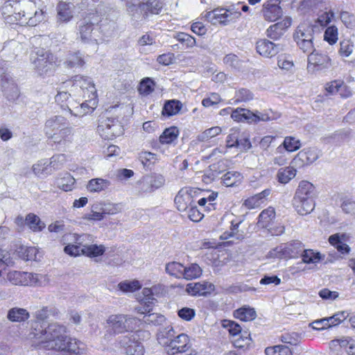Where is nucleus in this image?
Returning a JSON list of instances; mask_svg holds the SVG:
<instances>
[{
  "mask_svg": "<svg viewBox=\"0 0 355 355\" xmlns=\"http://www.w3.org/2000/svg\"><path fill=\"white\" fill-rule=\"evenodd\" d=\"M164 182V178L161 175H146L137 182L136 190L140 195L152 193L162 187Z\"/></svg>",
  "mask_w": 355,
  "mask_h": 355,
  "instance_id": "7",
  "label": "nucleus"
},
{
  "mask_svg": "<svg viewBox=\"0 0 355 355\" xmlns=\"http://www.w3.org/2000/svg\"><path fill=\"white\" fill-rule=\"evenodd\" d=\"M8 281L14 285H38L42 275L21 271H11L8 273Z\"/></svg>",
  "mask_w": 355,
  "mask_h": 355,
  "instance_id": "12",
  "label": "nucleus"
},
{
  "mask_svg": "<svg viewBox=\"0 0 355 355\" xmlns=\"http://www.w3.org/2000/svg\"><path fill=\"white\" fill-rule=\"evenodd\" d=\"M126 7L131 20L136 24L148 19L150 15L159 14L163 3L160 0H132L126 3Z\"/></svg>",
  "mask_w": 355,
  "mask_h": 355,
  "instance_id": "2",
  "label": "nucleus"
},
{
  "mask_svg": "<svg viewBox=\"0 0 355 355\" xmlns=\"http://www.w3.org/2000/svg\"><path fill=\"white\" fill-rule=\"evenodd\" d=\"M303 244L299 241H293L277 248L281 259H293L300 255L303 251Z\"/></svg>",
  "mask_w": 355,
  "mask_h": 355,
  "instance_id": "18",
  "label": "nucleus"
},
{
  "mask_svg": "<svg viewBox=\"0 0 355 355\" xmlns=\"http://www.w3.org/2000/svg\"><path fill=\"white\" fill-rule=\"evenodd\" d=\"M300 256L304 263H317L320 261L321 255L319 252H315L312 250H304L302 251Z\"/></svg>",
  "mask_w": 355,
  "mask_h": 355,
  "instance_id": "51",
  "label": "nucleus"
},
{
  "mask_svg": "<svg viewBox=\"0 0 355 355\" xmlns=\"http://www.w3.org/2000/svg\"><path fill=\"white\" fill-rule=\"evenodd\" d=\"M182 104L178 100L167 101L162 108V114L167 117L175 115L179 113L182 109Z\"/></svg>",
  "mask_w": 355,
  "mask_h": 355,
  "instance_id": "37",
  "label": "nucleus"
},
{
  "mask_svg": "<svg viewBox=\"0 0 355 355\" xmlns=\"http://www.w3.org/2000/svg\"><path fill=\"white\" fill-rule=\"evenodd\" d=\"M83 250L84 254L87 257H96L102 255L105 251V248L103 245H84Z\"/></svg>",
  "mask_w": 355,
  "mask_h": 355,
  "instance_id": "49",
  "label": "nucleus"
},
{
  "mask_svg": "<svg viewBox=\"0 0 355 355\" xmlns=\"http://www.w3.org/2000/svg\"><path fill=\"white\" fill-rule=\"evenodd\" d=\"M165 270L167 274L176 278L182 277L184 266L178 262L172 261L166 264Z\"/></svg>",
  "mask_w": 355,
  "mask_h": 355,
  "instance_id": "47",
  "label": "nucleus"
},
{
  "mask_svg": "<svg viewBox=\"0 0 355 355\" xmlns=\"http://www.w3.org/2000/svg\"><path fill=\"white\" fill-rule=\"evenodd\" d=\"M234 317L240 320L248 322L255 319L257 313L254 309L248 306H243L234 311Z\"/></svg>",
  "mask_w": 355,
  "mask_h": 355,
  "instance_id": "34",
  "label": "nucleus"
},
{
  "mask_svg": "<svg viewBox=\"0 0 355 355\" xmlns=\"http://www.w3.org/2000/svg\"><path fill=\"white\" fill-rule=\"evenodd\" d=\"M296 175V169L293 166H286L279 169L277 179L281 184H287Z\"/></svg>",
  "mask_w": 355,
  "mask_h": 355,
  "instance_id": "40",
  "label": "nucleus"
},
{
  "mask_svg": "<svg viewBox=\"0 0 355 355\" xmlns=\"http://www.w3.org/2000/svg\"><path fill=\"white\" fill-rule=\"evenodd\" d=\"M191 347L189 336L185 334H180L168 343L165 349L168 354L175 355L187 352Z\"/></svg>",
  "mask_w": 355,
  "mask_h": 355,
  "instance_id": "15",
  "label": "nucleus"
},
{
  "mask_svg": "<svg viewBox=\"0 0 355 355\" xmlns=\"http://www.w3.org/2000/svg\"><path fill=\"white\" fill-rule=\"evenodd\" d=\"M223 327L226 328L230 334L232 336H239L240 333L242 332L243 327H241L239 324L232 320H224L223 321Z\"/></svg>",
  "mask_w": 355,
  "mask_h": 355,
  "instance_id": "56",
  "label": "nucleus"
},
{
  "mask_svg": "<svg viewBox=\"0 0 355 355\" xmlns=\"http://www.w3.org/2000/svg\"><path fill=\"white\" fill-rule=\"evenodd\" d=\"M314 28L315 26L309 23H301L293 33L294 41L314 38Z\"/></svg>",
  "mask_w": 355,
  "mask_h": 355,
  "instance_id": "29",
  "label": "nucleus"
},
{
  "mask_svg": "<svg viewBox=\"0 0 355 355\" xmlns=\"http://www.w3.org/2000/svg\"><path fill=\"white\" fill-rule=\"evenodd\" d=\"M77 8L80 10H87L89 15H97V17L103 16L108 12L112 11V8L103 1L101 0H80L76 3Z\"/></svg>",
  "mask_w": 355,
  "mask_h": 355,
  "instance_id": "14",
  "label": "nucleus"
},
{
  "mask_svg": "<svg viewBox=\"0 0 355 355\" xmlns=\"http://www.w3.org/2000/svg\"><path fill=\"white\" fill-rule=\"evenodd\" d=\"M175 38L187 48H191L194 46L196 43V39L193 36L185 33H177Z\"/></svg>",
  "mask_w": 355,
  "mask_h": 355,
  "instance_id": "59",
  "label": "nucleus"
},
{
  "mask_svg": "<svg viewBox=\"0 0 355 355\" xmlns=\"http://www.w3.org/2000/svg\"><path fill=\"white\" fill-rule=\"evenodd\" d=\"M179 135V130L175 126L166 128L159 137L162 144H171L177 139Z\"/></svg>",
  "mask_w": 355,
  "mask_h": 355,
  "instance_id": "39",
  "label": "nucleus"
},
{
  "mask_svg": "<svg viewBox=\"0 0 355 355\" xmlns=\"http://www.w3.org/2000/svg\"><path fill=\"white\" fill-rule=\"evenodd\" d=\"M64 64L69 69L83 67L85 64L84 55L80 51L69 53Z\"/></svg>",
  "mask_w": 355,
  "mask_h": 355,
  "instance_id": "33",
  "label": "nucleus"
},
{
  "mask_svg": "<svg viewBox=\"0 0 355 355\" xmlns=\"http://www.w3.org/2000/svg\"><path fill=\"white\" fill-rule=\"evenodd\" d=\"M75 183V179L69 174H66L63 178L58 181V186L64 191L72 190Z\"/></svg>",
  "mask_w": 355,
  "mask_h": 355,
  "instance_id": "58",
  "label": "nucleus"
},
{
  "mask_svg": "<svg viewBox=\"0 0 355 355\" xmlns=\"http://www.w3.org/2000/svg\"><path fill=\"white\" fill-rule=\"evenodd\" d=\"M73 134V128L68 123L62 128L55 132L53 134L48 137L52 141L58 145H64L67 142H69Z\"/></svg>",
  "mask_w": 355,
  "mask_h": 355,
  "instance_id": "28",
  "label": "nucleus"
},
{
  "mask_svg": "<svg viewBox=\"0 0 355 355\" xmlns=\"http://www.w3.org/2000/svg\"><path fill=\"white\" fill-rule=\"evenodd\" d=\"M96 23H98V19H92L89 17L80 21L78 35L82 42L85 43L92 42L96 43V31H94V26Z\"/></svg>",
  "mask_w": 355,
  "mask_h": 355,
  "instance_id": "16",
  "label": "nucleus"
},
{
  "mask_svg": "<svg viewBox=\"0 0 355 355\" xmlns=\"http://www.w3.org/2000/svg\"><path fill=\"white\" fill-rule=\"evenodd\" d=\"M320 155V150L315 147L305 148L300 150L293 159L299 166L308 165L316 161Z\"/></svg>",
  "mask_w": 355,
  "mask_h": 355,
  "instance_id": "17",
  "label": "nucleus"
},
{
  "mask_svg": "<svg viewBox=\"0 0 355 355\" xmlns=\"http://www.w3.org/2000/svg\"><path fill=\"white\" fill-rule=\"evenodd\" d=\"M291 17H285L283 20L270 26L267 28L266 34L270 39L277 40L283 36L286 29L291 26Z\"/></svg>",
  "mask_w": 355,
  "mask_h": 355,
  "instance_id": "20",
  "label": "nucleus"
},
{
  "mask_svg": "<svg viewBox=\"0 0 355 355\" xmlns=\"http://www.w3.org/2000/svg\"><path fill=\"white\" fill-rule=\"evenodd\" d=\"M77 8L74 3L59 1L57 7V21L60 23H67L73 17V9Z\"/></svg>",
  "mask_w": 355,
  "mask_h": 355,
  "instance_id": "24",
  "label": "nucleus"
},
{
  "mask_svg": "<svg viewBox=\"0 0 355 355\" xmlns=\"http://www.w3.org/2000/svg\"><path fill=\"white\" fill-rule=\"evenodd\" d=\"M239 336V338L234 340L236 347L241 348L250 344V334L248 329L245 330L242 328V332L240 333Z\"/></svg>",
  "mask_w": 355,
  "mask_h": 355,
  "instance_id": "61",
  "label": "nucleus"
},
{
  "mask_svg": "<svg viewBox=\"0 0 355 355\" xmlns=\"http://www.w3.org/2000/svg\"><path fill=\"white\" fill-rule=\"evenodd\" d=\"M37 332H31L30 338L34 345L46 349H55L62 355H80L79 347L75 339L66 336V327L51 323Z\"/></svg>",
  "mask_w": 355,
  "mask_h": 355,
  "instance_id": "1",
  "label": "nucleus"
},
{
  "mask_svg": "<svg viewBox=\"0 0 355 355\" xmlns=\"http://www.w3.org/2000/svg\"><path fill=\"white\" fill-rule=\"evenodd\" d=\"M119 288L123 292H134L141 288L139 281L133 280L131 282H123L119 284Z\"/></svg>",
  "mask_w": 355,
  "mask_h": 355,
  "instance_id": "64",
  "label": "nucleus"
},
{
  "mask_svg": "<svg viewBox=\"0 0 355 355\" xmlns=\"http://www.w3.org/2000/svg\"><path fill=\"white\" fill-rule=\"evenodd\" d=\"M68 123V120L61 115H55L50 117L46 121L44 124V130L45 135L47 137H49Z\"/></svg>",
  "mask_w": 355,
  "mask_h": 355,
  "instance_id": "26",
  "label": "nucleus"
},
{
  "mask_svg": "<svg viewBox=\"0 0 355 355\" xmlns=\"http://www.w3.org/2000/svg\"><path fill=\"white\" fill-rule=\"evenodd\" d=\"M314 38H309L304 40L295 41L297 47L304 53L310 54L315 51L313 44Z\"/></svg>",
  "mask_w": 355,
  "mask_h": 355,
  "instance_id": "57",
  "label": "nucleus"
},
{
  "mask_svg": "<svg viewBox=\"0 0 355 355\" xmlns=\"http://www.w3.org/2000/svg\"><path fill=\"white\" fill-rule=\"evenodd\" d=\"M96 130L103 139L111 140L123 134V128L118 119L107 118L100 121Z\"/></svg>",
  "mask_w": 355,
  "mask_h": 355,
  "instance_id": "5",
  "label": "nucleus"
},
{
  "mask_svg": "<svg viewBox=\"0 0 355 355\" xmlns=\"http://www.w3.org/2000/svg\"><path fill=\"white\" fill-rule=\"evenodd\" d=\"M77 104L78 103L76 102V104H73V110L69 111L71 114L76 116H83L89 112H90V110H92V111L94 110L92 107L94 106L93 101L90 102L89 101L85 100V102H83L78 105Z\"/></svg>",
  "mask_w": 355,
  "mask_h": 355,
  "instance_id": "42",
  "label": "nucleus"
},
{
  "mask_svg": "<svg viewBox=\"0 0 355 355\" xmlns=\"http://www.w3.org/2000/svg\"><path fill=\"white\" fill-rule=\"evenodd\" d=\"M107 323L114 334L133 331L139 326L140 320L130 315H111L107 320Z\"/></svg>",
  "mask_w": 355,
  "mask_h": 355,
  "instance_id": "3",
  "label": "nucleus"
},
{
  "mask_svg": "<svg viewBox=\"0 0 355 355\" xmlns=\"http://www.w3.org/2000/svg\"><path fill=\"white\" fill-rule=\"evenodd\" d=\"M176 336V332L171 326L161 327L157 334L159 343L164 345L165 348L166 347L168 343L171 340H173L174 337Z\"/></svg>",
  "mask_w": 355,
  "mask_h": 355,
  "instance_id": "36",
  "label": "nucleus"
},
{
  "mask_svg": "<svg viewBox=\"0 0 355 355\" xmlns=\"http://www.w3.org/2000/svg\"><path fill=\"white\" fill-rule=\"evenodd\" d=\"M241 15L240 12H232L229 10L224 8H216L207 12L205 17L212 24H220L227 25L233 20L239 18Z\"/></svg>",
  "mask_w": 355,
  "mask_h": 355,
  "instance_id": "8",
  "label": "nucleus"
},
{
  "mask_svg": "<svg viewBox=\"0 0 355 355\" xmlns=\"http://www.w3.org/2000/svg\"><path fill=\"white\" fill-rule=\"evenodd\" d=\"M26 224L34 232H40L45 227V224L34 214H28L25 218Z\"/></svg>",
  "mask_w": 355,
  "mask_h": 355,
  "instance_id": "46",
  "label": "nucleus"
},
{
  "mask_svg": "<svg viewBox=\"0 0 355 355\" xmlns=\"http://www.w3.org/2000/svg\"><path fill=\"white\" fill-rule=\"evenodd\" d=\"M316 197L314 186L308 181H301L296 189L293 198H302L304 199H313L315 200Z\"/></svg>",
  "mask_w": 355,
  "mask_h": 355,
  "instance_id": "30",
  "label": "nucleus"
},
{
  "mask_svg": "<svg viewBox=\"0 0 355 355\" xmlns=\"http://www.w3.org/2000/svg\"><path fill=\"white\" fill-rule=\"evenodd\" d=\"M222 132V129L219 126L212 127L211 128L205 130L201 134L198 136V140L200 141H206L216 136L220 135Z\"/></svg>",
  "mask_w": 355,
  "mask_h": 355,
  "instance_id": "54",
  "label": "nucleus"
},
{
  "mask_svg": "<svg viewBox=\"0 0 355 355\" xmlns=\"http://www.w3.org/2000/svg\"><path fill=\"white\" fill-rule=\"evenodd\" d=\"M155 83L150 78H145L141 80L138 91L140 94L143 96H147L150 94L154 90Z\"/></svg>",
  "mask_w": 355,
  "mask_h": 355,
  "instance_id": "52",
  "label": "nucleus"
},
{
  "mask_svg": "<svg viewBox=\"0 0 355 355\" xmlns=\"http://www.w3.org/2000/svg\"><path fill=\"white\" fill-rule=\"evenodd\" d=\"M284 148L288 152H294L301 147L300 141L294 137H286L282 143Z\"/></svg>",
  "mask_w": 355,
  "mask_h": 355,
  "instance_id": "53",
  "label": "nucleus"
},
{
  "mask_svg": "<svg viewBox=\"0 0 355 355\" xmlns=\"http://www.w3.org/2000/svg\"><path fill=\"white\" fill-rule=\"evenodd\" d=\"M324 39L329 44H335L338 40V28L335 26L327 27L324 31Z\"/></svg>",
  "mask_w": 355,
  "mask_h": 355,
  "instance_id": "62",
  "label": "nucleus"
},
{
  "mask_svg": "<svg viewBox=\"0 0 355 355\" xmlns=\"http://www.w3.org/2000/svg\"><path fill=\"white\" fill-rule=\"evenodd\" d=\"M138 339L139 335H137V333L120 336L116 340V345L127 355H144V347L143 345H137L136 349L134 351L129 348V346L133 345V343L139 342Z\"/></svg>",
  "mask_w": 355,
  "mask_h": 355,
  "instance_id": "9",
  "label": "nucleus"
},
{
  "mask_svg": "<svg viewBox=\"0 0 355 355\" xmlns=\"http://www.w3.org/2000/svg\"><path fill=\"white\" fill-rule=\"evenodd\" d=\"M279 0H269L263 5V14L266 20L276 21L283 14Z\"/></svg>",
  "mask_w": 355,
  "mask_h": 355,
  "instance_id": "22",
  "label": "nucleus"
},
{
  "mask_svg": "<svg viewBox=\"0 0 355 355\" xmlns=\"http://www.w3.org/2000/svg\"><path fill=\"white\" fill-rule=\"evenodd\" d=\"M242 175L238 171H228L222 177V183L226 187H234L241 183Z\"/></svg>",
  "mask_w": 355,
  "mask_h": 355,
  "instance_id": "43",
  "label": "nucleus"
},
{
  "mask_svg": "<svg viewBox=\"0 0 355 355\" xmlns=\"http://www.w3.org/2000/svg\"><path fill=\"white\" fill-rule=\"evenodd\" d=\"M110 184V182L107 180L94 178L89 181L87 189L90 192H100L108 189Z\"/></svg>",
  "mask_w": 355,
  "mask_h": 355,
  "instance_id": "41",
  "label": "nucleus"
},
{
  "mask_svg": "<svg viewBox=\"0 0 355 355\" xmlns=\"http://www.w3.org/2000/svg\"><path fill=\"white\" fill-rule=\"evenodd\" d=\"M201 193L202 191L198 188L185 187L180 189L174 200L177 209L182 212L187 211Z\"/></svg>",
  "mask_w": 355,
  "mask_h": 355,
  "instance_id": "6",
  "label": "nucleus"
},
{
  "mask_svg": "<svg viewBox=\"0 0 355 355\" xmlns=\"http://www.w3.org/2000/svg\"><path fill=\"white\" fill-rule=\"evenodd\" d=\"M35 53L37 58L33 64L38 74L44 76L52 73L57 66L54 55L43 49H37Z\"/></svg>",
  "mask_w": 355,
  "mask_h": 355,
  "instance_id": "4",
  "label": "nucleus"
},
{
  "mask_svg": "<svg viewBox=\"0 0 355 355\" xmlns=\"http://www.w3.org/2000/svg\"><path fill=\"white\" fill-rule=\"evenodd\" d=\"M33 172L37 177L47 176L53 173V170L49 167L47 159H41L32 166Z\"/></svg>",
  "mask_w": 355,
  "mask_h": 355,
  "instance_id": "44",
  "label": "nucleus"
},
{
  "mask_svg": "<svg viewBox=\"0 0 355 355\" xmlns=\"http://www.w3.org/2000/svg\"><path fill=\"white\" fill-rule=\"evenodd\" d=\"M187 215L189 218L193 222H199L201 220L204 216L203 214L201 213L200 210H198L196 202L193 203L187 211H184Z\"/></svg>",
  "mask_w": 355,
  "mask_h": 355,
  "instance_id": "60",
  "label": "nucleus"
},
{
  "mask_svg": "<svg viewBox=\"0 0 355 355\" xmlns=\"http://www.w3.org/2000/svg\"><path fill=\"white\" fill-rule=\"evenodd\" d=\"M214 290V286L208 282L189 283L187 285V292L193 296H206Z\"/></svg>",
  "mask_w": 355,
  "mask_h": 355,
  "instance_id": "23",
  "label": "nucleus"
},
{
  "mask_svg": "<svg viewBox=\"0 0 355 355\" xmlns=\"http://www.w3.org/2000/svg\"><path fill=\"white\" fill-rule=\"evenodd\" d=\"M275 218V211L272 208L263 210L258 217L257 225L261 228H268Z\"/></svg>",
  "mask_w": 355,
  "mask_h": 355,
  "instance_id": "35",
  "label": "nucleus"
},
{
  "mask_svg": "<svg viewBox=\"0 0 355 355\" xmlns=\"http://www.w3.org/2000/svg\"><path fill=\"white\" fill-rule=\"evenodd\" d=\"M30 317L28 311L23 308L14 307L8 311L7 318L12 322H21Z\"/></svg>",
  "mask_w": 355,
  "mask_h": 355,
  "instance_id": "32",
  "label": "nucleus"
},
{
  "mask_svg": "<svg viewBox=\"0 0 355 355\" xmlns=\"http://www.w3.org/2000/svg\"><path fill=\"white\" fill-rule=\"evenodd\" d=\"M223 63L232 69H239L241 66V62L239 57L233 53L226 55L223 58Z\"/></svg>",
  "mask_w": 355,
  "mask_h": 355,
  "instance_id": "63",
  "label": "nucleus"
},
{
  "mask_svg": "<svg viewBox=\"0 0 355 355\" xmlns=\"http://www.w3.org/2000/svg\"><path fill=\"white\" fill-rule=\"evenodd\" d=\"M256 49L261 55L266 58H272L282 50L280 44H276L266 39L257 41Z\"/></svg>",
  "mask_w": 355,
  "mask_h": 355,
  "instance_id": "21",
  "label": "nucleus"
},
{
  "mask_svg": "<svg viewBox=\"0 0 355 355\" xmlns=\"http://www.w3.org/2000/svg\"><path fill=\"white\" fill-rule=\"evenodd\" d=\"M73 85L79 87L83 92V98H87L86 101H93V105H96L97 98V90L95 85L89 77L76 75L73 77Z\"/></svg>",
  "mask_w": 355,
  "mask_h": 355,
  "instance_id": "13",
  "label": "nucleus"
},
{
  "mask_svg": "<svg viewBox=\"0 0 355 355\" xmlns=\"http://www.w3.org/2000/svg\"><path fill=\"white\" fill-rule=\"evenodd\" d=\"M114 12V11L112 10L111 12H108L103 16L97 17L96 15L94 19H98V23L96 24H98L101 32L107 37L111 36L116 28L114 20L110 19L108 17L113 15Z\"/></svg>",
  "mask_w": 355,
  "mask_h": 355,
  "instance_id": "25",
  "label": "nucleus"
},
{
  "mask_svg": "<svg viewBox=\"0 0 355 355\" xmlns=\"http://www.w3.org/2000/svg\"><path fill=\"white\" fill-rule=\"evenodd\" d=\"M271 190L269 189H264L261 192L257 193L244 201L243 205L248 209H254L259 207L265 200V199L270 194Z\"/></svg>",
  "mask_w": 355,
  "mask_h": 355,
  "instance_id": "31",
  "label": "nucleus"
},
{
  "mask_svg": "<svg viewBox=\"0 0 355 355\" xmlns=\"http://www.w3.org/2000/svg\"><path fill=\"white\" fill-rule=\"evenodd\" d=\"M202 269L197 263H191L188 266H184L182 277L187 280H191L200 277Z\"/></svg>",
  "mask_w": 355,
  "mask_h": 355,
  "instance_id": "45",
  "label": "nucleus"
},
{
  "mask_svg": "<svg viewBox=\"0 0 355 355\" xmlns=\"http://www.w3.org/2000/svg\"><path fill=\"white\" fill-rule=\"evenodd\" d=\"M266 355H292L291 349L286 345H279L266 347Z\"/></svg>",
  "mask_w": 355,
  "mask_h": 355,
  "instance_id": "50",
  "label": "nucleus"
},
{
  "mask_svg": "<svg viewBox=\"0 0 355 355\" xmlns=\"http://www.w3.org/2000/svg\"><path fill=\"white\" fill-rule=\"evenodd\" d=\"M292 202L295 211L302 216L311 213L315 206V200L309 198H293Z\"/></svg>",
  "mask_w": 355,
  "mask_h": 355,
  "instance_id": "27",
  "label": "nucleus"
},
{
  "mask_svg": "<svg viewBox=\"0 0 355 355\" xmlns=\"http://www.w3.org/2000/svg\"><path fill=\"white\" fill-rule=\"evenodd\" d=\"M56 309L53 307L44 306L42 309L35 311L34 317L35 319L31 322V332H37L46 327L45 320L49 315H54L56 313Z\"/></svg>",
  "mask_w": 355,
  "mask_h": 355,
  "instance_id": "19",
  "label": "nucleus"
},
{
  "mask_svg": "<svg viewBox=\"0 0 355 355\" xmlns=\"http://www.w3.org/2000/svg\"><path fill=\"white\" fill-rule=\"evenodd\" d=\"M331 66L330 58L324 53H320L316 50L308 55L307 70L315 73L317 71L329 69Z\"/></svg>",
  "mask_w": 355,
  "mask_h": 355,
  "instance_id": "10",
  "label": "nucleus"
},
{
  "mask_svg": "<svg viewBox=\"0 0 355 355\" xmlns=\"http://www.w3.org/2000/svg\"><path fill=\"white\" fill-rule=\"evenodd\" d=\"M2 92L9 101H15L19 96V90L12 76L3 68H0Z\"/></svg>",
  "mask_w": 355,
  "mask_h": 355,
  "instance_id": "11",
  "label": "nucleus"
},
{
  "mask_svg": "<svg viewBox=\"0 0 355 355\" xmlns=\"http://www.w3.org/2000/svg\"><path fill=\"white\" fill-rule=\"evenodd\" d=\"M165 320L166 318L164 315L157 313L146 314L143 318V322L144 323L153 325H160Z\"/></svg>",
  "mask_w": 355,
  "mask_h": 355,
  "instance_id": "55",
  "label": "nucleus"
},
{
  "mask_svg": "<svg viewBox=\"0 0 355 355\" xmlns=\"http://www.w3.org/2000/svg\"><path fill=\"white\" fill-rule=\"evenodd\" d=\"M71 95L67 92H59L55 96V102L60 105L62 110H68L69 111L73 110V104H76V102L70 98Z\"/></svg>",
  "mask_w": 355,
  "mask_h": 355,
  "instance_id": "38",
  "label": "nucleus"
},
{
  "mask_svg": "<svg viewBox=\"0 0 355 355\" xmlns=\"http://www.w3.org/2000/svg\"><path fill=\"white\" fill-rule=\"evenodd\" d=\"M329 242L342 254H348L350 251L349 245L343 243L338 234L329 236Z\"/></svg>",
  "mask_w": 355,
  "mask_h": 355,
  "instance_id": "48",
  "label": "nucleus"
}]
</instances>
